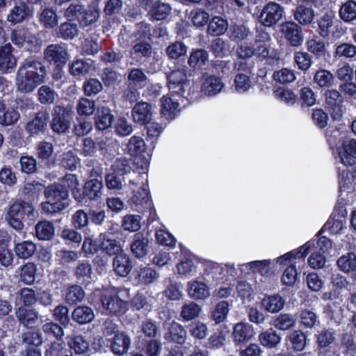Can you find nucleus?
I'll return each instance as SVG.
<instances>
[{
  "label": "nucleus",
  "instance_id": "6ab92c4d",
  "mask_svg": "<svg viewBox=\"0 0 356 356\" xmlns=\"http://www.w3.org/2000/svg\"><path fill=\"white\" fill-rule=\"evenodd\" d=\"M102 302L104 307L113 314L124 313L127 308L126 302L122 300L118 296H104Z\"/></svg>",
  "mask_w": 356,
  "mask_h": 356
},
{
  "label": "nucleus",
  "instance_id": "423d86ee",
  "mask_svg": "<svg viewBox=\"0 0 356 356\" xmlns=\"http://www.w3.org/2000/svg\"><path fill=\"white\" fill-rule=\"evenodd\" d=\"M281 32L285 39L293 47H299L302 44L304 36L302 29L296 23L287 22L281 25Z\"/></svg>",
  "mask_w": 356,
  "mask_h": 356
},
{
  "label": "nucleus",
  "instance_id": "393cba45",
  "mask_svg": "<svg viewBox=\"0 0 356 356\" xmlns=\"http://www.w3.org/2000/svg\"><path fill=\"white\" fill-rule=\"evenodd\" d=\"M104 143L103 140L95 142L90 137L84 138L82 140L81 152L85 156H93L97 152L98 149H104Z\"/></svg>",
  "mask_w": 356,
  "mask_h": 356
},
{
  "label": "nucleus",
  "instance_id": "79ce46f5",
  "mask_svg": "<svg viewBox=\"0 0 356 356\" xmlns=\"http://www.w3.org/2000/svg\"><path fill=\"white\" fill-rule=\"evenodd\" d=\"M99 17V10L97 9H86L83 8L79 20L81 26H88L97 22Z\"/></svg>",
  "mask_w": 356,
  "mask_h": 356
},
{
  "label": "nucleus",
  "instance_id": "2f4dec72",
  "mask_svg": "<svg viewBox=\"0 0 356 356\" xmlns=\"http://www.w3.org/2000/svg\"><path fill=\"white\" fill-rule=\"evenodd\" d=\"M235 342L243 343L249 340L252 336V330L249 326L243 323H237L232 333Z\"/></svg>",
  "mask_w": 356,
  "mask_h": 356
},
{
  "label": "nucleus",
  "instance_id": "69168bd1",
  "mask_svg": "<svg viewBox=\"0 0 356 356\" xmlns=\"http://www.w3.org/2000/svg\"><path fill=\"white\" fill-rule=\"evenodd\" d=\"M293 348L297 351L303 350L306 346V337L301 331H294L290 335Z\"/></svg>",
  "mask_w": 356,
  "mask_h": 356
},
{
  "label": "nucleus",
  "instance_id": "cd10ccee",
  "mask_svg": "<svg viewBox=\"0 0 356 356\" xmlns=\"http://www.w3.org/2000/svg\"><path fill=\"white\" fill-rule=\"evenodd\" d=\"M113 115L110 109L107 107L98 108L96 118V126L99 130H104L108 128L112 123Z\"/></svg>",
  "mask_w": 356,
  "mask_h": 356
},
{
  "label": "nucleus",
  "instance_id": "1a4fd4ad",
  "mask_svg": "<svg viewBox=\"0 0 356 356\" xmlns=\"http://www.w3.org/2000/svg\"><path fill=\"white\" fill-rule=\"evenodd\" d=\"M339 156L346 165H352L356 159V140H346L339 149Z\"/></svg>",
  "mask_w": 356,
  "mask_h": 356
},
{
  "label": "nucleus",
  "instance_id": "4d7b16f0",
  "mask_svg": "<svg viewBox=\"0 0 356 356\" xmlns=\"http://www.w3.org/2000/svg\"><path fill=\"white\" fill-rule=\"evenodd\" d=\"M19 118V113L13 108H8L0 115V124L4 127L15 124Z\"/></svg>",
  "mask_w": 356,
  "mask_h": 356
},
{
  "label": "nucleus",
  "instance_id": "ddd939ff",
  "mask_svg": "<svg viewBox=\"0 0 356 356\" xmlns=\"http://www.w3.org/2000/svg\"><path fill=\"white\" fill-rule=\"evenodd\" d=\"M114 271L120 276H127L132 269L129 257L124 252L115 256L113 260Z\"/></svg>",
  "mask_w": 356,
  "mask_h": 356
},
{
  "label": "nucleus",
  "instance_id": "052dcab7",
  "mask_svg": "<svg viewBox=\"0 0 356 356\" xmlns=\"http://www.w3.org/2000/svg\"><path fill=\"white\" fill-rule=\"evenodd\" d=\"M90 70V65L83 60L73 61L70 65V72L72 75L76 76L83 75Z\"/></svg>",
  "mask_w": 356,
  "mask_h": 356
},
{
  "label": "nucleus",
  "instance_id": "20e7f679",
  "mask_svg": "<svg viewBox=\"0 0 356 356\" xmlns=\"http://www.w3.org/2000/svg\"><path fill=\"white\" fill-rule=\"evenodd\" d=\"M168 88L170 90L182 97L190 94L191 83L184 70H175L168 76Z\"/></svg>",
  "mask_w": 356,
  "mask_h": 356
},
{
  "label": "nucleus",
  "instance_id": "338daca9",
  "mask_svg": "<svg viewBox=\"0 0 356 356\" xmlns=\"http://www.w3.org/2000/svg\"><path fill=\"white\" fill-rule=\"evenodd\" d=\"M112 168L113 172L119 175L130 173L131 170L128 159L124 157L117 159L112 165Z\"/></svg>",
  "mask_w": 356,
  "mask_h": 356
},
{
  "label": "nucleus",
  "instance_id": "ea45409f",
  "mask_svg": "<svg viewBox=\"0 0 356 356\" xmlns=\"http://www.w3.org/2000/svg\"><path fill=\"white\" fill-rule=\"evenodd\" d=\"M340 17L345 22H350L356 19V3L348 1L341 7Z\"/></svg>",
  "mask_w": 356,
  "mask_h": 356
},
{
  "label": "nucleus",
  "instance_id": "a211bd4d",
  "mask_svg": "<svg viewBox=\"0 0 356 356\" xmlns=\"http://www.w3.org/2000/svg\"><path fill=\"white\" fill-rule=\"evenodd\" d=\"M16 65V59L12 54V46L7 44L0 49V70L7 72Z\"/></svg>",
  "mask_w": 356,
  "mask_h": 356
},
{
  "label": "nucleus",
  "instance_id": "c85d7f7f",
  "mask_svg": "<svg viewBox=\"0 0 356 356\" xmlns=\"http://www.w3.org/2000/svg\"><path fill=\"white\" fill-rule=\"evenodd\" d=\"M314 17V12L310 8L299 6L294 12V18L302 25L310 24Z\"/></svg>",
  "mask_w": 356,
  "mask_h": 356
},
{
  "label": "nucleus",
  "instance_id": "bb28decb",
  "mask_svg": "<svg viewBox=\"0 0 356 356\" xmlns=\"http://www.w3.org/2000/svg\"><path fill=\"white\" fill-rule=\"evenodd\" d=\"M16 316L21 323L26 327H32L38 321V314L33 309L21 307L16 312Z\"/></svg>",
  "mask_w": 356,
  "mask_h": 356
},
{
  "label": "nucleus",
  "instance_id": "72a5a7b5",
  "mask_svg": "<svg viewBox=\"0 0 356 356\" xmlns=\"http://www.w3.org/2000/svg\"><path fill=\"white\" fill-rule=\"evenodd\" d=\"M170 11L171 7L169 4L161 1H157L152 5L150 14L155 19L162 20L167 17L170 13Z\"/></svg>",
  "mask_w": 356,
  "mask_h": 356
},
{
  "label": "nucleus",
  "instance_id": "a18cd8bd",
  "mask_svg": "<svg viewBox=\"0 0 356 356\" xmlns=\"http://www.w3.org/2000/svg\"><path fill=\"white\" fill-rule=\"evenodd\" d=\"M296 323L293 316L289 314H280L274 321V326L282 330H286L291 328Z\"/></svg>",
  "mask_w": 356,
  "mask_h": 356
},
{
  "label": "nucleus",
  "instance_id": "c756f323",
  "mask_svg": "<svg viewBox=\"0 0 356 356\" xmlns=\"http://www.w3.org/2000/svg\"><path fill=\"white\" fill-rule=\"evenodd\" d=\"M72 316L73 320L81 324L89 323L95 317L92 309L86 306L76 307Z\"/></svg>",
  "mask_w": 356,
  "mask_h": 356
},
{
  "label": "nucleus",
  "instance_id": "7ed1b4c3",
  "mask_svg": "<svg viewBox=\"0 0 356 356\" xmlns=\"http://www.w3.org/2000/svg\"><path fill=\"white\" fill-rule=\"evenodd\" d=\"M73 112L71 108L56 106L52 112L51 127L54 131L65 133L70 127Z\"/></svg>",
  "mask_w": 356,
  "mask_h": 356
},
{
  "label": "nucleus",
  "instance_id": "0eeeda50",
  "mask_svg": "<svg viewBox=\"0 0 356 356\" xmlns=\"http://www.w3.org/2000/svg\"><path fill=\"white\" fill-rule=\"evenodd\" d=\"M326 107L330 111L332 118L338 120L342 115V104L343 98L337 90H327L325 92Z\"/></svg>",
  "mask_w": 356,
  "mask_h": 356
},
{
  "label": "nucleus",
  "instance_id": "dca6fc26",
  "mask_svg": "<svg viewBox=\"0 0 356 356\" xmlns=\"http://www.w3.org/2000/svg\"><path fill=\"white\" fill-rule=\"evenodd\" d=\"M130 346V338L124 332L115 334L111 343V348L115 355L126 353Z\"/></svg>",
  "mask_w": 356,
  "mask_h": 356
},
{
  "label": "nucleus",
  "instance_id": "f257e3e1",
  "mask_svg": "<svg viewBox=\"0 0 356 356\" xmlns=\"http://www.w3.org/2000/svg\"><path fill=\"white\" fill-rule=\"evenodd\" d=\"M46 75V67L42 62L38 60H26L17 73V88L24 93L31 92L44 82Z\"/></svg>",
  "mask_w": 356,
  "mask_h": 356
},
{
  "label": "nucleus",
  "instance_id": "7c9ffc66",
  "mask_svg": "<svg viewBox=\"0 0 356 356\" xmlns=\"http://www.w3.org/2000/svg\"><path fill=\"white\" fill-rule=\"evenodd\" d=\"M35 235L40 240H49L54 234V227L49 221H41L35 227Z\"/></svg>",
  "mask_w": 356,
  "mask_h": 356
},
{
  "label": "nucleus",
  "instance_id": "bf43d9fd",
  "mask_svg": "<svg viewBox=\"0 0 356 356\" xmlns=\"http://www.w3.org/2000/svg\"><path fill=\"white\" fill-rule=\"evenodd\" d=\"M59 32L64 39H72L78 34L79 30L76 24L64 22L60 26Z\"/></svg>",
  "mask_w": 356,
  "mask_h": 356
},
{
  "label": "nucleus",
  "instance_id": "37998d69",
  "mask_svg": "<svg viewBox=\"0 0 356 356\" xmlns=\"http://www.w3.org/2000/svg\"><path fill=\"white\" fill-rule=\"evenodd\" d=\"M208 53L204 49H197L191 54L188 63L191 67L204 65L208 61Z\"/></svg>",
  "mask_w": 356,
  "mask_h": 356
},
{
  "label": "nucleus",
  "instance_id": "b1692460",
  "mask_svg": "<svg viewBox=\"0 0 356 356\" xmlns=\"http://www.w3.org/2000/svg\"><path fill=\"white\" fill-rule=\"evenodd\" d=\"M149 200V193L145 185L141 186L137 191H134L131 198L132 207L139 211L147 207Z\"/></svg>",
  "mask_w": 356,
  "mask_h": 356
},
{
  "label": "nucleus",
  "instance_id": "c9c22d12",
  "mask_svg": "<svg viewBox=\"0 0 356 356\" xmlns=\"http://www.w3.org/2000/svg\"><path fill=\"white\" fill-rule=\"evenodd\" d=\"M159 277V274L153 268L145 266L137 270V279L138 282L149 284L154 282Z\"/></svg>",
  "mask_w": 356,
  "mask_h": 356
},
{
  "label": "nucleus",
  "instance_id": "09e8293b",
  "mask_svg": "<svg viewBox=\"0 0 356 356\" xmlns=\"http://www.w3.org/2000/svg\"><path fill=\"white\" fill-rule=\"evenodd\" d=\"M85 293L81 286L73 285L67 289L65 295V300L69 304H76L82 300Z\"/></svg>",
  "mask_w": 356,
  "mask_h": 356
},
{
  "label": "nucleus",
  "instance_id": "3c124183",
  "mask_svg": "<svg viewBox=\"0 0 356 356\" xmlns=\"http://www.w3.org/2000/svg\"><path fill=\"white\" fill-rule=\"evenodd\" d=\"M36 268L33 263H27L20 268V280L25 284H32L35 280Z\"/></svg>",
  "mask_w": 356,
  "mask_h": 356
},
{
  "label": "nucleus",
  "instance_id": "58836bf2",
  "mask_svg": "<svg viewBox=\"0 0 356 356\" xmlns=\"http://www.w3.org/2000/svg\"><path fill=\"white\" fill-rule=\"evenodd\" d=\"M314 81L321 88L330 87L334 82V76L330 72L322 69L316 72Z\"/></svg>",
  "mask_w": 356,
  "mask_h": 356
},
{
  "label": "nucleus",
  "instance_id": "412c9836",
  "mask_svg": "<svg viewBox=\"0 0 356 356\" xmlns=\"http://www.w3.org/2000/svg\"><path fill=\"white\" fill-rule=\"evenodd\" d=\"M148 238L143 234L138 233L134 235V241L131 245V250L137 258H142L147 253Z\"/></svg>",
  "mask_w": 356,
  "mask_h": 356
},
{
  "label": "nucleus",
  "instance_id": "5fc2aeb1",
  "mask_svg": "<svg viewBox=\"0 0 356 356\" xmlns=\"http://www.w3.org/2000/svg\"><path fill=\"white\" fill-rule=\"evenodd\" d=\"M187 51L185 44L181 42H175L170 44L165 50L167 55L171 59H177L184 56Z\"/></svg>",
  "mask_w": 356,
  "mask_h": 356
},
{
  "label": "nucleus",
  "instance_id": "c03bdc74",
  "mask_svg": "<svg viewBox=\"0 0 356 356\" xmlns=\"http://www.w3.org/2000/svg\"><path fill=\"white\" fill-rule=\"evenodd\" d=\"M339 268L344 272H350L356 268V255L353 253H348L341 257L337 261Z\"/></svg>",
  "mask_w": 356,
  "mask_h": 356
},
{
  "label": "nucleus",
  "instance_id": "9d476101",
  "mask_svg": "<svg viewBox=\"0 0 356 356\" xmlns=\"http://www.w3.org/2000/svg\"><path fill=\"white\" fill-rule=\"evenodd\" d=\"M11 214L16 215L24 221H33L35 218L34 209L29 203L26 202H17L12 204L9 209Z\"/></svg>",
  "mask_w": 356,
  "mask_h": 356
},
{
  "label": "nucleus",
  "instance_id": "0e129e2a",
  "mask_svg": "<svg viewBox=\"0 0 356 356\" xmlns=\"http://www.w3.org/2000/svg\"><path fill=\"white\" fill-rule=\"evenodd\" d=\"M273 79L279 83L284 84L293 81L296 79V76L293 71L286 68H282L274 72Z\"/></svg>",
  "mask_w": 356,
  "mask_h": 356
},
{
  "label": "nucleus",
  "instance_id": "39448f33",
  "mask_svg": "<svg viewBox=\"0 0 356 356\" xmlns=\"http://www.w3.org/2000/svg\"><path fill=\"white\" fill-rule=\"evenodd\" d=\"M67 56L65 47L60 44L48 45L44 51V59L56 66H63L67 62Z\"/></svg>",
  "mask_w": 356,
  "mask_h": 356
},
{
  "label": "nucleus",
  "instance_id": "f8f14e48",
  "mask_svg": "<svg viewBox=\"0 0 356 356\" xmlns=\"http://www.w3.org/2000/svg\"><path fill=\"white\" fill-rule=\"evenodd\" d=\"M99 248L110 256H115L123 252L120 242L115 238H109L106 234L99 236Z\"/></svg>",
  "mask_w": 356,
  "mask_h": 356
},
{
  "label": "nucleus",
  "instance_id": "680f3d73",
  "mask_svg": "<svg viewBox=\"0 0 356 356\" xmlns=\"http://www.w3.org/2000/svg\"><path fill=\"white\" fill-rule=\"evenodd\" d=\"M140 220L139 216L127 215L123 218L122 226L125 230L136 232L140 227Z\"/></svg>",
  "mask_w": 356,
  "mask_h": 356
},
{
  "label": "nucleus",
  "instance_id": "de8ad7c7",
  "mask_svg": "<svg viewBox=\"0 0 356 356\" xmlns=\"http://www.w3.org/2000/svg\"><path fill=\"white\" fill-rule=\"evenodd\" d=\"M335 340V333L330 329H323L317 335V344L319 348H325Z\"/></svg>",
  "mask_w": 356,
  "mask_h": 356
},
{
  "label": "nucleus",
  "instance_id": "a19ab883",
  "mask_svg": "<svg viewBox=\"0 0 356 356\" xmlns=\"http://www.w3.org/2000/svg\"><path fill=\"white\" fill-rule=\"evenodd\" d=\"M200 311L201 308L197 303L189 302L182 306L180 316L184 319L189 321L197 317Z\"/></svg>",
  "mask_w": 356,
  "mask_h": 356
},
{
  "label": "nucleus",
  "instance_id": "e433bc0d",
  "mask_svg": "<svg viewBox=\"0 0 356 356\" xmlns=\"http://www.w3.org/2000/svg\"><path fill=\"white\" fill-rule=\"evenodd\" d=\"M227 26L226 20L219 17H214L209 24L207 32L211 35H220L226 31Z\"/></svg>",
  "mask_w": 356,
  "mask_h": 356
},
{
  "label": "nucleus",
  "instance_id": "5701e85b",
  "mask_svg": "<svg viewBox=\"0 0 356 356\" xmlns=\"http://www.w3.org/2000/svg\"><path fill=\"white\" fill-rule=\"evenodd\" d=\"M161 113L166 119H173L177 113L179 111V103L173 101L171 97H163L161 99Z\"/></svg>",
  "mask_w": 356,
  "mask_h": 356
},
{
  "label": "nucleus",
  "instance_id": "49530a36",
  "mask_svg": "<svg viewBox=\"0 0 356 356\" xmlns=\"http://www.w3.org/2000/svg\"><path fill=\"white\" fill-rule=\"evenodd\" d=\"M36 249L35 245L30 241H24L15 246L17 255L22 259H27L32 256Z\"/></svg>",
  "mask_w": 356,
  "mask_h": 356
},
{
  "label": "nucleus",
  "instance_id": "f3484780",
  "mask_svg": "<svg viewBox=\"0 0 356 356\" xmlns=\"http://www.w3.org/2000/svg\"><path fill=\"white\" fill-rule=\"evenodd\" d=\"M223 87L224 83L220 78L215 76H209L202 83L201 91L204 95L211 97L219 93Z\"/></svg>",
  "mask_w": 356,
  "mask_h": 356
},
{
  "label": "nucleus",
  "instance_id": "603ef678",
  "mask_svg": "<svg viewBox=\"0 0 356 356\" xmlns=\"http://www.w3.org/2000/svg\"><path fill=\"white\" fill-rule=\"evenodd\" d=\"M68 343L76 354H83L89 348V343L81 335L72 337Z\"/></svg>",
  "mask_w": 356,
  "mask_h": 356
},
{
  "label": "nucleus",
  "instance_id": "8fccbe9b",
  "mask_svg": "<svg viewBox=\"0 0 356 356\" xmlns=\"http://www.w3.org/2000/svg\"><path fill=\"white\" fill-rule=\"evenodd\" d=\"M228 312V302L227 301H221L216 304L212 312L211 317L216 323H219L225 319Z\"/></svg>",
  "mask_w": 356,
  "mask_h": 356
},
{
  "label": "nucleus",
  "instance_id": "6e6552de",
  "mask_svg": "<svg viewBox=\"0 0 356 356\" xmlns=\"http://www.w3.org/2000/svg\"><path fill=\"white\" fill-rule=\"evenodd\" d=\"M283 8L276 3H269L259 15V21L264 25L270 26L275 24L282 17Z\"/></svg>",
  "mask_w": 356,
  "mask_h": 356
},
{
  "label": "nucleus",
  "instance_id": "aec40b11",
  "mask_svg": "<svg viewBox=\"0 0 356 356\" xmlns=\"http://www.w3.org/2000/svg\"><path fill=\"white\" fill-rule=\"evenodd\" d=\"M102 182L97 179H92L85 183L84 194L90 200H98L102 195Z\"/></svg>",
  "mask_w": 356,
  "mask_h": 356
},
{
  "label": "nucleus",
  "instance_id": "4c0bfd02",
  "mask_svg": "<svg viewBox=\"0 0 356 356\" xmlns=\"http://www.w3.org/2000/svg\"><path fill=\"white\" fill-rule=\"evenodd\" d=\"M40 22L46 29H52L58 25V17L52 9L45 8L40 13Z\"/></svg>",
  "mask_w": 356,
  "mask_h": 356
},
{
  "label": "nucleus",
  "instance_id": "f03ea898",
  "mask_svg": "<svg viewBox=\"0 0 356 356\" xmlns=\"http://www.w3.org/2000/svg\"><path fill=\"white\" fill-rule=\"evenodd\" d=\"M11 40L15 45L25 48L31 52H38L41 48V41L31 35L26 29H17L11 33Z\"/></svg>",
  "mask_w": 356,
  "mask_h": 356
},
{
  "label": "nucleus",
  "instance_id": "4be33fe9",
  "mask_svg": "<svg viewBox=\"0 0 356 356\" xmlns=\"http://www.w3.org/2000/svg\"><path fill=\"white\" fill-rule=\"evenodd\" d=\"M284 300L280 296H269L262 299L261 307L267 312L277 313L280 312L284 305Z\"/></svg>",
  "mask_w": 356,
  "mask_h": 356
},
{
  "label": "nucleus",
  "instance_id": "9b49d317",
  "mask_svg": "<svg viewBox=\"0 0 356 356\" xmlns=\"http://www.w3.org/2000/svg\"><path fill=\"white\" fill-rule=\"evenodd\" d=\"M32 10L24 2L15 5L7 15V21L12 24L22 22L28 16L31 15Z\"/></svg>",
  "mask_w": 356,
  "mask_h": 356
},
{
  "label": "nucleus",
  "instance_id": "473e14b6",
  "mask_svg": "<svg viewBox=\"0 0 356 356\" xmlns=\"http://www.w3.org/2000/svg\"><path fill=\"white\" fill-rule=\"evenodd\" d=\"M48 119L49 114L46 111L39 112L32 122L27 124L28 130L33 134L42 131L47 125Z\"/></svg>",
  "mask_w": 356,
  "mask_h": 356
},
{
  "label": "nucleus",
  "instance_id": "774afa93",
  "mask_svg": "<svg viewBox=\"0 0 356 356\" xmlns=\"http://www.w3.org/2000/svg\"><path fill=\"white\" fill-rule=\"evenodd\" d=\"M225 41L218 38L212 41L210 49L216 57L222 58L227 51Z\"/></svg>",
  "mask_w": 356,
  "mask_h": 356
},
{
  "label": "nucleus",
  "instance_id": "864d4df0",
  "mask_svg": "<svg viewBox=\"0 0 356 356\" xmlns=\"http://www.w3.org/2000/svg\"><path fill=\"white\" fill-rule=\"evenodd\" d=\"M127 149L131 155H137L145 149V143L140 136H132L127 144Z\"/></svg>",
  "mask_w": 356,
  "mask_h": 356
},
{
  "label": "nucleus",
  "instance_id": "f704fd0d",
  "mask_svg": "<svg viewBox=\"0 0 356 356\" xmlns=\"http://www.w3.org/2000/svg\"><path fill=\"white\" fill-rule=\"evenodd\" d=\"M186 332L184 327L179 324H173L165 334V338L168 341H172L181 344L184 342Z\"/></svg>",
  "mask_w": 356,
  "mask_h": 356
},
{
  "label": "nucleus",
  "instance_id": "a878e982",
  "mask_svg": "<svg viewBox=\"0 0 356 356\" xmlns=\"http://www.w3.org/2000/svg\"><path fill=\"white\" fill-rule=\"evenodd\" d=\"M188 293L194 299H204L209 296L207 286L201 282L193 281L188 284Z\"/></svg>",
  "mask_w": 356,
  "mask_h": 356
},
{
  "label": "nucleus",
  "instance_id": "4468645a",
  "mask_svg": "<svg viewBox=\"0 0 356 356\" xmlns=\"http://www.w3.org/2000/svg\"><path fill=\"white\" fill-rule=\"evenodd\" d=\"M44 195L46 198L52 202L65 203L64 201L68 197V191L60 184H52L45 189Z\"/></svg>",
  "mask_w": 356,
  "mask_h": 356
},
{
  "label": "nucleus",
  "instance_id": "e2e57ef3",
  "mask_svg": "<svg viewBox=\"0 0 356 356\" xmlns=\"http://www.w3.org/2000/svg\"><path fill=\"white\" fill-rule=\"evenodd\" d=\"M83 6L80 4H70L64 10V17L68 21L77 20L79 22Z\"/></svg>",
  "mask_w": 356,
  "mask_h": 356
},
{
  "label": "nucleus",
  "instance_id": "6e6d98bb",
  "mask_svg": "<svg viewBox=\"0 0 356 356\" xmlns=\"http://www.w3.org/2000/svg\"><path fill=\"white\" fill-rule=\"evenodd\" d=\"M38 95L42 104H52L57 97L56 92L48 86H41L38 91Z\"/></svg>",
  "mask_w": 356,
  "mask_h": 356
},
{
  "label": "nucleus",
  "instance_id": "2eb2a0df",
  "mask_svg": "<svg viewBox=\"0 0 356 356\" xmlns=\"http://www.w3.org/2000/svg\"><path fill=\"white\" fill-rule=\"evenodd\" d=\"M132 116L135 122L147 124L152 118L151 106L147 102L137 103L133 108Z\"/></svg>",
  "mask_w": 356,
  "mask_h": 356
},
{
  "label": "nucleus",
  "instance_id": "13d9d810",
  "mask_svg": "<svg viewBox=\"0 0 356 356\" xmlns=\"http://www.w3.org/2000/svg\"><path fill=\"white\" fill-rule=\"evenodd\" d=\"M261 343L268 348L275 347L280 341V337L275 332H263L259 335Z\"/></svg>",
  "mask_w": 356,
  "mask_h": 356
}]
</instances>
